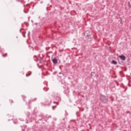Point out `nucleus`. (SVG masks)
<instances>
[{
  "label": "nucleus",
  "instance_id": "f257e3e1",
  "mask_svg": "<svg viewBox=\"0 0 131 131\" xmlns=\"http://www.w3.org/2000/svg\"><path fill=\"white\" fill-rule=\"evenodd\" d=\"M100 100L101 101H102V102H103V103H106V102H108V99H107V97H106L104 95H101Z\"/></svg>",
  "mask_w": 131,
  "mask_h": 131
},
{
  "label": "nucleus",
  "instance_id": "f03ea898",
  "mask_svg": "<svg viewBox=\"0 0 131 131\" xmlns=\"http://www.w3.org/2000/svg\"><path fill=\"white\" fill-rule=\"evenodd\" d=\"M119 57L121 59V60H122L123 61H125V59H126V57H125V56H124V55H121Z\"/></svg>",
  "mask_w": 131,
  "mask_h": 131
},
{
  "label": "nucleus",
  "instance_id": "7ed1b4c3",
  "mask_svg": "<svg viewBox=\"0 0 131 131\" xmlns=\"http://www.w3.org/2000/svg\"><path fill=\"white\" fill-rule=\"evenodd\" d=\"M52 61L53 63H54V64H57V63H58V60H57V59L56 58H54Z\"/></svg>",
  "mask_w": 131,
  "mask_h": 131
},
{
  "label": "nucleus",
  "instance_id": "20e7f679",
  "mask_svg": "<svg viewBox=\"0 0 131 131\" xmlns=\"http://www.w3.org/2000/svg\"><path fill=\"white\" fill-rule=\"evenodd\" d=\"M112 64H114V65H117V62L115 61V60H113Z\"/></svg>",
  "mask_w": 131,
  "mask_h": 131
},
{
  "label": "nucleus",
  "instance_id": "39448f33",
  "mask_svg": "<svg viewBox=\"0 0 131 131\" xmlns=\"http://www.w3.org/2000/svg\"><path fill=\"white\" fill-rule=\"evenodd\" d=\"M128 7H129V8H131L130 3L128 2Z\"/></svg>",
  "mask_w": 131,
  "mask_h": 131
}]
</instances>
